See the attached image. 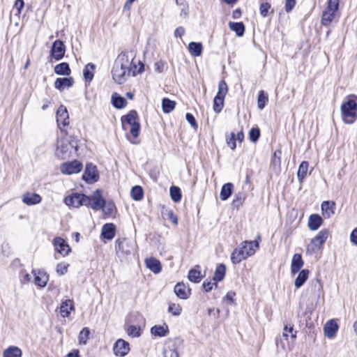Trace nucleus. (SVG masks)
<instances>
[{
    "mask_svg": "<svg viewBox=\"0 0 357 357\" xmlns=\"http://www.w3.org/2000/svg\"><path fill=\"white\" fill-rule=\"evenodd\" d=\"M226 267L223 264H219L214 273L213 280L215 282L221 281L225 275Z\"/></svg>",
    "mask_w": 357,
    "mask_h": 357,
    "instance_id": "obj_43",
    "label": "nucleus"
},
{
    "mask_svg": "<svg viewBox=\"0 0 357 357\" xmlns=\"http://www.w3.org/2000/svg\"><path fill=\"white\" fill-rule=\"evenodd\" d=\"M106 215H112L115 211V205L112 202H106L105 200L104 204H102V207L101 208Z\"/></svg>",
    "mask_w": 357,
    "mask_h": 357,
    "instance_id": "obj_47",
    "label": "nucleus"
},
{
    "mask_svg": "<svg viewBox=\"0 0 357 357\" xmlns=\"http://www.w3.org/2000/svg\"><path fill=\"white\" fill-rule=\"evenodd\" d=\"M309 164L306 161H303L299 165L297 172V178L298 181L302 183L307 176Z\"/></svg>",
    "mask_w": 357,
    "mask_h": 357,
    "instance_id": "obj_40",
    "label": "nucleus"
},
{
    "mask_svg": "<svg viewBox=\"0 0 357 357\" xmlns=\"http://www.w3.org/2000/svg\"><path fill=\"white\" fill-rule=\"evenodd\" d=\"M245 199V195L243 192H238L235 195L234 198L232 202V206L235 208H239L242 206L244 200Z\"/></svg>",
    "mask_w": 357,
    "mask_h": 357,
    "instance_id": "obj_48",
    "label": "nucleus"
},
{
    "mask_svg": "<svg viewBox=\"0 0 357 357\" xmlns=\"http://www.w3.org/2000/svg\"><path fill=\"white\" fill-rule=\"evenodd\" d=\"M78 151V142L75 137L66 135L57 142L56 154L63 160L77 155Z\"/></svg>",
    "mask_w": 357,
    "mask_h": 357,
    "instance_id": "obj_1",
    "label": "nucleus"
},
{
    "mask_svg": "<svg viewBox=\"0 0 357 357\" xmlns=\"http://www.w3.org/2000/svg\"><path fill=\"white\" fill-rule=\"evenodd\" d=\"M131 197L135 201H139L143 198V189L139 185H135L132 188L130 192Z\"/></svg>",
    "mask_w": 357,
    "mask_h": 357,
    "instance_id": "obj_44",
    "label": "nucleus"
},
{
    "mask_svg": "<svg viewBox=\"0 0 357 357\" xmlns=\"http://www.w3.org/2000/svg\"><path fill=\"white\" fill-rule=\"evenodd\" d=\"M54 246L55 250L63 256L67 255L70 250L68 245L61 237L54 238Z\"/></svg>",
    "mask_w": 357,
    "mask_h": 357,
    "instance_id": "obj_16",
    "label": "nucleus"
},
{
    "mask_svg": "<svg viewBox=\"0 0 357 357\" xmlns=\"http://www.w3.org/2000/svg\"><path fill=\"white\" fill-rule=\"evenodd\" d=\"M74 80L73 77L57 78L54 82V86L60 91H63L66 87H70L73 85Z\"/></svg>",
    "mask_w": 357,
    "mask_h": 357,
    "instance_id": "obj_25",
    "label": "nucleus"
},
{
    "mask_svg": "<svg viewBox=\"0 0 357 357\" xmlns=\"http://www.w3.org/2000/svg\"><path fill=\"white\" fill-rule=\"evenodd\" d=\"M59 309V312L62 317H68L70 314V312L75 310L73 301L71 299H66L61 303Z\"/></svg>",
    "mask_w": 357,
    "mask_h": 357,
    "instance_id": "obj_17",
    "label": "nucleus"
},
{
    "mask_svg": "<svg viewBox=\"0 0 357 357\" xmlns=\"http://www.w3.org/2000/svg\"><path fill=\"white\" fill-rule=\"evenodd\" d=\"M127 333L132 337H138L141 335V328L139 326L130 325L126 328Z\"/></svg>",
    "mask_w": 357,
    "mask_h": 357,
    "instance_id": "obj_49",
    "label": "nucleus"
},
{
    "mask_svg": "<svg viewBox=\"0 0 357 357\" xmlns=\"http://www.w3.org/2000/svg\"><path fill=\"white\" fill-rule=\"evenodd\" d=\"M188 50L193 56H201L203 50V46L201 43L190 42L188 45Z\"/></svg>",
    "mask_w": 357,
    "mask_h": 357,
    "instance_id": "obj_33",
    "label": "nucleus"
},
{
    "mask_svg": "<svg viewBox=\"0 0 357 357\" xmlns=\"http://www.w3.org/2000/svg\"><path fill=\"white\" fill-rule=\"evenodd\" d=\"M54 72L57 75H69L71 73L70 68L68 63L63 62L57 64L54 67Z\"/></svg>",
    "mask_w": 357,
    "mask_h": 357,
    "instance_id": "obj_36",
    "label": "nucleus"
},
{
    "mask_svg": "<svg viewBox=\"0 0 357 357\" xmlns=\"http://www.w3.org/2000/svg\"><path fill=\"white\" fill-rule=\"evenodd\" d=\"M20 278L22 283L28 282L31 280V275L24 271H22L20 273Z\"/></svg>",
    "mask_w": 357,
    "mask_h": 357,
    "instance_id": "obj_62",
    "label": "nucleus"
},
{
    "mask_svg": "<svg viewBox=\"0 0 357 357\" xmlns=\"http://www.w3.org/2000/svg\"><path fill=\"white\" fill-rule=\"evenodd\" d=\"M33 273L34 274V282L36 285L39 286L40 287H44L46 286L47 282L49 280L48 275L42 271H33Z\"/></svg>",
    "mask_w": 357,
    "mask_h": 357,
    "instance_id": "obj_22",
    "label": "nucleus"
},
{
    "mask_svg": "<svg viewBox=\"0 0 357 357\" xmlns=\"http://www.w3.org/2000/svg\"><path fill=\"white\" fill-rule=\"evenodd\" d=\"M56 122L62 132L64 130L61 126L66 127L69 124V114L67 108L63 105H60L57 109Z\"/></svg>",
    "mask_w": 357,
    "mask_h": 357,
    "instance_id": "obj_11",
    "label": "nucleus"
},
{
    "mask_svg": "<svg viewBox=\"0 0 357 357\" xmlns=\"http://www.w3.org/2000/svg\"><path fill=\"white\" fill-rule=\"evenodd\" d=\"M66 49L63 41L60 40H55L52 46L51 55L56 60L61 59L65 54Z\"/></svg>",
    "mask_w": 357,
    "mask_h": 357,
    "instance_id": "obj_14",
    "label": "nucleus"
},
{
    "mask_svg": "<svg viewBox=\"0 0 357 357\" xmlns=\"http://www.w3.org/2000/svg\"><path fill=\"white\" fill-rule=\"evenodd\" d=\"M247 258L244 251H243L240 246L234 249L231 255V260L234 264H239Z\"/></svg>",
    "mask_w": 357,
    "mask_h": 357,
    "instance_id": "obj_27",
    "label": "nucleus"
},
{
    "mask_svg": "<svg viewBox=\"0 0 357 357\" xmlns=\"http://www.w3.org/2000/svg\"><path fill=\"white\" fill-rule=\"evenodd\" d=\"M185 119L186 121L191 125V126L197 129L198 128V125L197 123V121L194 117V116L190 113H187L185 114Z\"/></svg>",
    "mask_w": 357,
    "mask_h": 357,
    "instance_id": "obj_60",
    "label": "nucleus"
},
{
    "mask_svg": "<svg viewBox=\"0 0 357 357\" xmlns=\"http://www.w3.org/2000/svg\"><path fill=\"white\" fill-rule=\"evenodd\" d=\"M112 103L114 107L122 109L126 106L127 101L123 97L116 93H114L112 96Z\"/></svg>",
    "mask_w": 357,
    "mask_h": 357,
    "instance_id": "obj_32",
    "label": "nucleus"
},
{
    "mask_svg": "<svg viewBox=\"0 0 357 357\" xmlns=\"http://www.w3.org/2000/svg\"><path fill=\"white\" fill-rule=\"evenodd\" d=\"M335 15V12L325 10L321 15V24L324 26H329L332 21L333 20Z\"/></svg>",
    "mask_w": 357,
    "mask_h": 357,
    "instance_id": "obj_38",
    "label": "nucleus"
},
{
    "mask_svg": "<svg viewBox=\"0 0 357 357\" xmlns=\"http://www.w3.org/2000/svg\"><path fill=\"white\" fill-rule=\"evenodd\" d=\"M322 224V219L320 215L317 214H312L310 216L308 220V227L312 231L318 229Z\"/></svg>",
    "mask_w": 357,
    "mask_h": 357,
    "instance_id": "obj_28",
    "label": "nucleus"
},
{
    "mask_svg": "<svg viewBox=\"0 0 357 357\" xmlns=\"http://www.w3.org/2000/svg\"><path fill=\"white\" fill-rule=\"evenodd\" d=\"M260 137V130L257 128H252L250 130L249 137L251 142H255Z\"/></svg>",
    "mask_w": 357,
    "mask_h": 357,
    "instance_id": "obj_54",
    "label": "nucleus"
},
{
    "mask_svg": "<svg viewBox=\"0 0 357 357\" xmlns=\"http://www.w3.org/2000/svg\"><path fill=\"white\" fill-rule=\"evenodd\" d=\"M228 91V86L225 80H221L218 84V91L215 98H220L225 100V97Z\"/></svg>",
    "mask_w": 357,
    "mask_h": 357,
    "instance_id": "obj_42",
    "label": "nucleus"
},
{
    "mask_svg": "<svg viewBox=\"0 0 357 357\" xmlns=\"http://www.w3.org/2000/svg\"><path fill=\"white\" fill-rule=\"evenodd\" d=\"M234 185L231 183H227L224 184L221 188L220 197L222 201L227 200L232 194Z\"/></svg>",
    "mask_w": 357,
    "mask_h": 357,
    "instance_id": "obj_31",
    "label": "nucleus"
},
{
    "mask_svg": "<svg viewBox=\"0 0 357 357\" xmlns=\"http://www.w3.org/2000/svg\"><path fill=\"white\" fill-rule=\"evenodd\" d=\"M171 199L174 202H178L181 199V189L175 185H173L169 189Z\"/></svg>",
    "mask_w": 357,
    "mask_h": 357,
    "instance_id": "obj_46",
    "label": "nucleus"
},
{
    "mask_svg": "<svg viewBox=\"0 0 357 357\" xmlns=\"http://www.w3.org/2000/svg\"><path fill=\"white\" fill-rule=\"evenodd\" d=\"M90 204L87 205L88 207H91L93 210H100L102 207L105 199L102 195V191L99 189L93 192L91 197H89Z\"/></svg>",
    "mask_w": 357,
    "mask_h": 357,
    "instance_id": "obj_13",
    "label": "nucleus"
},
{
    "mask_svg": "<svg viewBox=\"0 0 357 357\" xmlns=\"http://www.w3.org/2000/svg\"><path fill=\"white\" fill-rule=\"evenodd\" d=\"M175 106L176 102L167 98H165L162 100V111L165 113H170L175 108Z\"/></svg>",
    "mask_w": 357,
    "mask_h": 357,
    "instance_id": "obj_41",
    "label": "nucleus"
},
{
    "mask_svg": "<svg viewBox=\"0 0 357 357\" xmlns=\"http://www.w3.org/2000/svg\"><path fill=\"white\" fill-rule=\"evenodd\" d=\"M146 267L153 273L157 274L161 271L160 261L155 258L150 257L145 260Z\"/></svg>",
    "mask_w": 357,
    "mask_h": 357,
    "instance_id": "obj_26",
    "label": "nucleus"
},
{
    "mask_svg": "<svg viewBox=\"0 0 357 357\" xmlns=\"http://www.w3.org/2000/svg\"><path fill=\"white\" fill-rule=\"evenodd\" d=\"M166 68V63L162 61H159L155 63L154 70L158 73H163Z\"/></svg>",
    "mask_w": 357,
    "mask_h": 357,
    "instance_id": "obj_59",
    "label": "nucleus"
},
{
    "mask_svg": "<svg viewBox=\"0 0 357 357\" xmlns=\"http://www.w3.org/2000/svg\"><path fill=\"white\" fill-rule=\"evenodd\" d=\"M68 264L60 263L56 266V272L59 275H64L68 271Z\"/></svg>",
    "mask_w": 357,
    "mask_h": 357,
    "instance_id": "obj_61",
    "label": "nucleus"
},
{
    "mask_svg": "<svg viewBox=\"0 0 357 357\" xmlns=\"http://www.w3.org/2000/svg\"><path fill=\"white\" fill-rule=\"evenodd\" d=\"M188 278L190 282L195 283L199 282L202 280L200 266L197 265L194 268L190 270Z\"/></svg>",
    "mask_w": 357,
    "mask_h": 357,
    "instance_id": "obj_34",
    "label": "nucleus"
},
{
    "mask_svg": "<svg viewBox=\"0 0 357 357\" xmlns=\"http://www.w3.org/2000/svg\"><path fill=\"white\" fill-rule=\"evenodd\" d=\"M137 63L139 68L134 67L129 70L122 68L120 65L114 63L112 69V78L114 82L119 84H121L124 83L127 78L130 75L135 76L136 75L142 73L144 70V65L141 61H138Z\"/></svg>",
    "mask_w": 357,
    "mask_h": 357,
    "instance_id": "obj_3",
    "label": "nucleus"
},
{
    "mask_svg": "<svg viewBox=\"0 0 357 357\" xmlns=\"http://www.w3.org/2000/svg\"><path fill=\"white\" fill-rule=\"evenodd\" d=\"M90 331L88 328H84L79 334L78 339L79 344H86L89 339Z\"/></svg>",
    "mask_w": 357,
    "mask_h": 357,
    "instance_id": "obj_50",
    "label": "nucleus"
},
{
    "mask_svg": "<svg viewBox=\"0 0 357 357\" xmlns=\"http://www.w3.org/2000/svg\"><path fill=\"white\" fill-rule=\"evenodd\" d=\"M339 8V0H328L326 10L336 13Z\"/></svg>",
    "mask_w": 357,
    "mask_h": 357,
    "instance_id": "obj_57",
    "label": "nucleus"
},
{
    "mask_svg": "<svg viewBox=\"0 0 357 357\" xmlns=\"http://www.w3.org/2000/svg\"><path fill=\"white\" fill-rule=\"evenodd\" d=\"M151 333L153 335L158 337H165L169 333L168 326L164 324L162 326L155 325L151 328Z\"/></svg>",
    "mask_w": 357,
    "mask_h": 357,
    "instance_id": "obj_29",
    "label": "nucleus"
},
{
    "mask_svg": "<svg viewBox=\"0 0 357 357\" xmlns=\"http://www.w3.org/2000/svg\"><path fill=\"white\" fill-rule=\"evenodd\" d=\"M99 174L96 165L88 163L86 165L82 178L87 183H93L98 180Z\"/></svg>",
    "mask_w": 357,
    "mask_h": 357,
    "instance_id": "obj_9",
    "label": "nucleus"
},
{
    "mask_svg": "<svg viewBox=\"0 0 357 357\" xmlns=\"http://www.w3.org/2000/svg\"><path fill=\"white\" fill-rule=\"evenodd\" d=\"M296 1L295 0H286L285 1V10L287 13H289L292 10L294 7L295 6Z\"/></svg>",
    "mask_w": 357,
    "mask_h": 357,
    "instance_id": "obj_63",
    "label": "nucleus"
},
{
    "mask_svg": "<svg viewBox=\"0 0 357 357\" xmlns=\"http://www.w3.org/2000/svg\"><path fill=\"white\" fill-rule=\"evenodd\" d=\"M137 245L127 238H117L115 241V250L119 258L125 259L136 250Z\"/></svg>",
    "mask_w": 357,
    "mask_h": 357,
    "instance_id": "obj_6",
    "label": "nucleus"
},
{
    "mask_svg": "<svg viewBox=\"0 0 357 357\" xmlns=\"http://www.w3.org/2000/svg\"><path fill=\"white\" fill-rule=\"evenodd\" d=\"M291 334V337L292 340H295L296 337V331H294L293 326H288L285 325L284 327V331L282 333V336L285 337L287 340L288 338V333Z\"/></svg>",
    "mask_w": 357,
    "mask_h": 357,
    "instance_id": "obj_52",
    "label": "nucleus"
},
{
    "mask_svg": "<svg viewBox=\"0 0 357 357\" xmlns=\"http://www.w3.org/2000/svg\"><path fill=\"white\" fill-rule=\"evenodd\" d=\"M271 4L268 2H261L259 7L260 15L263 17H266L268 15L269 9L271 8Z\"/></svg>",
    "mask_w": 357,
    "mask_h": 357,
    "instance_id": "obj_56",
    "label": "nucleus"
},
{
    "mask_svg": "<svg viewBox=\"0 0 357 357\" xmlns=\"http://www.w3.org/2000/svg\"><path fill=\"white\" fill-rule=\"evenodd\" d=\"M241 248L244 251L245 256L249 257L253 255L259 248L258 241H245L240 245Z\"/></svg>",
    "mask_w": 357,
    "mask_h": 357,
    "instance_id": "obj_15",
    "label": "nucleus"
},
{
    "mask_svg": "<svg viewBox=\"0 0 357 357\" xmlns=\"http://www.w3.org/2000/svg\"><path fill=\"white\" fill-rule=\"evenodd\" d=\"M82 164L78 160H73L71 162H64L61 166V171L64 174H77L82 171Z\"/></svg>",
    "mask_w": 357,
    "mask_h": 357,
    "instance_id": "obj_10",
    "label": "nucleus"
},
{
    "mask_svg": "<svg viewBox=\"0 0 357 357\" xmlns=\"http://www.w3.org/2000/svg\"><path fill=\"white\" fill-rule=\"evenodd\" d=\"M3 357H21L22 350L15 346H10L3 351Z\"/></svg>",
    "mask_w": 357,
    "mask_h": 357,
    "instance_id": "obj_37",
    "label": "nucleus"
},
{
    "mask_svg": "<svg viewBox=\"0 0 357 357\" xmlns=\"http://www.w3.org/2000/svg\"><path fill=\"white\" fill-rule=\"evenodd\" d=\"M328 234L329 231L327 229H323L319 231L317 235L307 245L306 248L307 252L312 255L318 252L328 238Z\"/></svg>",
    "mask_w": 357,
    "mask_h": 357,
    "instance_id": "obj_7",
    "label": "nucleus"
},
{
    "mask_svg": "<svg viewBox=\"0 0 357 357\" xmlns=\"http://www.w3.org/2000/svg\"><path fill=\"white\" fill-rule=\"evenodd\" d=\"M335 204L333 202L324 201L321 205L322 214L325 218H329L334 214Z\"/></svg>",
    "mask_w": 357,
    "mask_h": 357,
    "instance_id": "obj_24",
    "label": "nucleus"
},
{
    "mask_svg": "<svg viewBox=\"0 0 357 357\" xmlns=\"http://www.w3.org/2000/svg\"><path fill=\"white\" fill-rule=\"evenodd\" d=\"M227 144L232 149H235L236 147V135L234 132H231L229 136L226 137Z\"/></svg>",
    "mask_w": 357,
    "mask_h": 357,
    "instance_id": "obj_55",
    "label": "nucleus"
},
{
    "mask_svg": "<svg viewBox=\"0 0 357 357\" xmlns=\"http://www.w3.org/2000/svg\"><path fill=\"white\" fill-rule=\"evenodd\" d=\"M268 100V95L264 92V91L261 90L259 92L258 98H257V107L259 109H263L267 102Z\"/></svg>",
    "mask_w": 357,
    "mask_h": 357,
    "instance_id": "obj_45",
    "label": "nucleus"
},
{
    "mask_svg": "<svg viewBox=\"0 0 357 357\" xmlns=\"http://www.w3.org/2000/svg\"><path fill=\"white\" fill-rule=\"evenodd\" d=\"M224 107V100L220 98H214L213 99V110L215 113H220Z\"/></svg>",
    "mask_w": 357,
    "mask_h": 357,
    "instance_id": "obj_53",
    "label": "nucleus"
},
{
    "mask_svg": "<svg viewBox=\"0 0 357 357\" xmlns=\"http://www.w3.org/2000/svg\"><path fill=\"white\" fill-rule=\"evenodd\" d=\"M356 100H357V97L352 96L341 106L342 118L347 124H352L357 118V102Z\"/></svg>",
    "mask_w": 357,
    "mask_h": 357,
    "instance_id": "obj_4",
    "label": "nucleus"
},
{
    "mask_svg": "<svg viewBox=\"0 0 357 357\" xmlns=\"http://www.w3.org/2000/svg\"><path fill=\"white\" fill-rule=\"evenodd\" d=\"M116 234V227L113 223L105 224L102 227L101 236L103 238L112 240Z\"/></svg>",
    "mask_w": 357,
    "mask_h": 357,
    "instance_id": "obj_21",
    "label": "nucleus"
},
{
    "mask_svg": "<svg viewBox=\"0 0 357 357\" xmlns=\"http://www.w3.org/2000/svg\"><path fill=\"white\" fill-rule=\"evenodd\" d=\"M163 354L164 357H178V354L175 348H165Z\"/></svg>",
    "mask_w": 357,
    "mask_h": 357,
    "instance_id": "obj_58",
    "label": "nucleus"
},
{
    "mask_svg": "<svg viewBox=\"0 0 357 357\" xmlns=\"http://www.w3.org/2000/svg\"><path fill=\"white\" fill-rule=\"evenodd\" d=\"M130 351V344L123 339H118L114 343L113 351L117 356L123 357L126 356Z\"/></svg>",
    "mask_w": 357,
    "mask_h": 357,
    "instance_id": "obj_12",
    "label": "nucleus"
},
{
    "mask_svg": "<svg viewBox=\"0 0 357 357\" xmlns=\"http://www.w3.org/2000/svg\"><path fill=\"white\" fill-rule=\"evenodd\" d=\"M229 27L233 31H234L237 36H243L245 32V25L243 22H229Z\"/></svg>",
    "mask_w": 357,
    "mask_h": 357,
    "instance_id": "obj_35",
    "label": "nucleus"
},
{
    "mask_svg": "<svg viewBox=\"0 0 357 357\" xmlns=\"http://www.w3.org/2000/svg\"><path fill=\"white\" fill-rule=\"evenodd\" d=\"M303 260L301 254L296 253L293 255L291 264V273L296 274L300 271L301 268L303 266Z\"/></svg>",
    "mask_w": 357,
    "mask_h": 357,
    "instance_id": "obj_23",
    "label": "nucleus"
},
{
    "mask_svg": "<svg viewBox=\"0 0 357 357\" xmlns=\"http://www.w3.org/2000/svg\"><path fill=\"white\" fill-rule=\"evenodd\" d=\"M174 293L181 299H187L190 295V289L183 282L177 283L174 287Z\"/></svg>",
    "mask_w": 357,
    "mask_h": 357,
    "instance_id": "obj_18",
    "label": "nucleus"
},
{
    "mask_svg": "<svg viewBox=\"0 0 357 357\" xmlns=\"http://www.w3.org/2000/svg\"><path fill=\"white\" fill-rule=\"evenodd\" d=\"M22 202L28 206L35 205L41 202L40 195L33 192H26L22 197Z\"/></svg>",
    "mask_w": 357,
    "mask_h": 357,
    "instance_id": "obj_20",
    "label": "nucleus"
},
{
    "mask_svg": "<svg viewBox=\"0 0 357 357\" xmlns=\"http://www.w3.org/2000/svg\"><path fill=\"white\" fill-rule=\"evenodd\" d=\"M65 202L68 206L79 208L81 206H86L90 204L89 197L84 194L74 193L65 199Z\"/></svg>",
    "mask_w": 357,
    "mask_h": 357,
    "instance_id": "obj_8",
    "label": "nucleus"
},
{
    "mask_svg": "<svg viewBox=\"0 0 357 357\" xmlns=\"http://www.w3.org/2000/svg\"><path fill=\"white\" fill-rule=\"evenodd\" d=\"M338 330L337 324L333 320H329L324 326V335L328 338H333Z\"/></svg>",
    "mask_w": 357,
    "mask_h": 357,
    "instance_id": "obj_19",
    "label": "nucleus"
},
{
    "mask_svg": "<svg viewBox=\"0 0 357 357\" xmlns=\"http://www.w3.org/2000/svg\"><path fill=\"white\" fill-rule=\"evenodd\" d=\"M121 123L123 130H129V134H126L127 139L132 144H137L136 139L140 132V124L137 119V114L132 110L128 114L121 117Z\"/></svg>",
    "mask_w": 357,
    "mask_h": 357,
    "instance_id": "obj_2",
    "label": "nucleus"
},
{
    "mask_svg": "<svg viewBox=\"0 0 357 357\" xmlns=\"http://www.w3.org/2000/svg\"><path fill=\"white\" fill-rule=\"evenodd\" d=\"M182 308L179 304L170 303L168 307V312L174 316H178L181 313Z\"/></svg>",
    "mask_w": 357,
    "mask_h": 357,
    "instance_id": "obj_51",
    "label": "nucleus"
},
{
    "mask_svg": "<svg viewBox=\"0 0 357 357\" xmlns=\"http://www.w3.org/2000/svg\"><path fill=\"white\" fill-rule=\"evenodd\" d=\"M139 59H136V52L134 50L122 51L116 57L114 63L120 65L122 68L129 70L130 68H139L137 61Z\"/></svg>",
    "mask_w": 357,
    "mask_h": 357,
    "instance_id": "obj_5",
    "label": "nucleus"
},
{
    "mask_svg": "<svg viewBox=\"0 0 357 357\" xmlns=\"http://www.w3.org/2000/svg\"><path fill=\"white\" fill-rule=\"evenodd\" d=\"M310 271L307 269L301 270L294 281V285L296 288L302 287L308 278Z\"/></svg>",
    "mask_w": 357,
    "mask_h": 357,
    "instance_id": "obj_30",
    "label": "nucleus"
},
{
    "mask_svg": "<svg viewBox=\"0 0 357 357\" xmlns=\"http://www.w3.org/2000/svg\"><path fill=\"white\" fill-rule=\"evenodd\" d=\"M95 65L92 63H89L83 70L84 79L86 82H91L93 78V71L95 70Z\"/></svg>",
    "mask_w": 357,
    "mask_h": 357,
    "instance_id": "obj_39",
    "label": "nucleus"
},
{
    "mask_svg": "<svg viewBox=\"0 0 357 357\" xmlns=\"http://www.w3.org/2000/svg\"><path fill=\"white\" fill-rule=\"evenodd\" d=\"M280 155H281V151L278 150V151H275L274 153H273V162L275 164V165H280Z\"/></svg>",
    "mask_w": 357,
    "mask_h": 357,
    "instance_id": "obj_64",
    "label": "nucleus"
}]
</instances>
